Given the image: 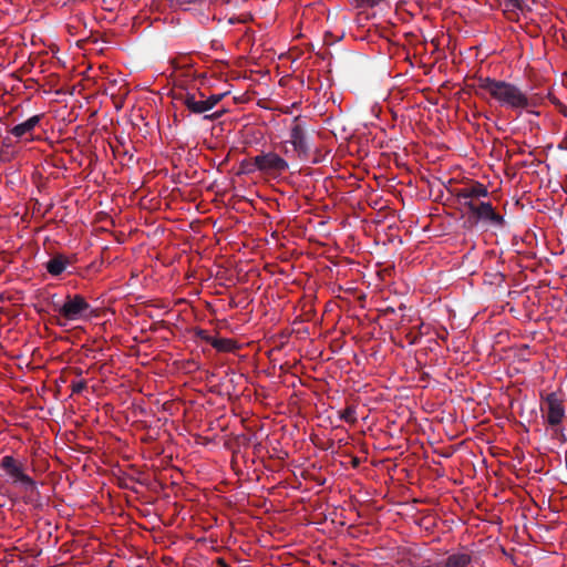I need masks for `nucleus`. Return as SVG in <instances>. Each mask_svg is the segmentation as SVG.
<instances>
[{"label": "nucleus", "mask_w": 567, "mask_h": 567, "mask_svg": "<svg viewBox=\"0 0 567 567\" xmlns=\"http://www.w3.org/2000/svg\"><path fill=\"white\" fill-rule=\"evenodd\" d=\"M472 89L477 96L485 99L488 94L501 106L513 111L526 110L535 105L517 85L504 80L478 76Z\"/></svg>", "instance_id": "f257e3e1"}, {"label": "nucleus", "mask_w": 567, "mask_h": 567, "mask_svg": "<svg viewBox=\"0 0 567 567\" xmlns=\"http://www.w3.org/2000/svg\"><path fill=\"white\" fill-rule=\"evenodd\" d=\"M53 295L49 301L52 311L56 313V324L66 327L69 322L86 320L93 309L82 295H66L63 301L55 300Z\"/></svg>", "instance_id": "f03ea898"}, {"label": "nucleus", "mask_w": 567, "mask_h": 567, "mask_svg": "<svg viewBox=\"0 0 567 567\" xmlns=\"http://www.w3.org/2000/svg\"><path fill=\"white\" fill-rule=\"evenodd\" d=\"M243 167L246 173H254L260 171L265 174H278L286 172L289 167L286 159L279 156L277 153L268 152L261 153L249 162L243 163Z\"/></svg>", "instance_id": "7ed1b4c3"}, {"label": "nucleus", "mask_w": 567, "mask_h": 567, "mask_svg": "<svg viewBox=\"0 0 567 567\" xmlns=\"http://www.w3.org/2000/svg\"><path fill=\"white\" fill-rule=\"evenodd\" d=\"M463 206L468 209L476 223L482 221L499 229L506 225L504 216L498 214L489 202H464Z\"/></svg>", "instance_id": "20e7f679"}, {"label": "nucleus", "mask_w": 567, "mask_h": 567, "mask_svg": "<svg viewBox=\"0 0 567 567\" xmlns=\"http://www.w3.org/2000/svg\"><path fill=\"white\" fill-rule=\"evenodd\" d=\"M288 142L292 145L299 158H308L310 144L308 142L306 124L300 116H296L291 121Z\"/></svg>", "instance_id": "39448f33"}, {"label": "nucleus", "mask_w": 567, "mask_h": 567, "mask_svg": "<svg viewBox=\"0 0 567 567\" xmlns=\"http://www.w3.org/2000/svg\"><path fill=\"white\" fill-rule=\"evenodd\" d=\"M0 467L13 478V483H20L24 492H35V481L24 473L22 464L18 463L13 456H3Z\"/></svg>", "instance_id": "423d86ee"}, {"label": "nucleus", "mask_w": 567, "mask_h": 567, "mask_svg": "<svg viewBox=\"0 0 567 567\" xmlns=\"http://www.w3.org/2000/svg\"><path fill=\"white\" fill-rule=\"evenodd\" d=\"M546 417L547 422L551 427L558 426L561 424L565 417V406L563 401L557 396L555 392H551L545 398Z\"/></svg>", "instance_id": "0eeeda50"}, {"label": "nucleus", "mask_w": 567, "mask_h": 567, "mask_svg": "<svg viewBox=\"0 0 567 567\" xmlns=\"http://www.w3.org/2000/svg\"><path fill=\"white\" fill-rule=\"evenodd\" d=\"M454 195L463 205L464 202L478 203L480 198L488 197L489 193L484 184L474 182L466 187L455 189Z\"/></svg>", "instance_id": "6e6552de"}, {"label": "nucleus", "mask_w": 567, "mask_h": 567, "mask_svg": "<svg viewBox=\"0 0 567 567\" xmlns=\"http://www.w3.org/2000/svg\"><path fill=\"white\" fill-rule=\"evenodd\" d=\"M199 95L200 100H197L196 94L189 92H182L179 94H176L175 99L181 101V103L185 105L187 110H189L192 113L203 114L205 112H208V107L204 100L205 95L203 93H199Z\"/></svg>", "instance_id": "1a4fd4ad"}, {"label": "nucleus", "mask_w": 567, "mask_h": 567, "mask_svg": "<svg viewBox=\"0 0 567 567\" xmlns=\"http://www.w3.org/2000/svg\"><path fill=\"white\" fill-rule=\"evenodd\" d=\"M43 118V114H37L29 117L27 121L14 125L10 128L9 133L17 138L29 136L33 133L34 128L40 124Z\"/></svg>", "instance_id": "9d476101"}, {"label": "nucleus", "mask_w": 567, "mask_h": 567, "mask_svg": "<svg viewBox=\"0 0 567 567\" xmlns=\"http://www.w3.org/2000/svg\"><path fill=\"white\" fill-rule=\"evenodd\" d=\"M71 265V260L69 257H66L65 255L63 254H55L51 259H49L47 262H45V269L47 271L53 276V277H58L60 276L63 271H65V269L68 268V266Z\"/></svg>", "instance_id": "9b49d317"}, {"label": "nucleus", "mask_w": 567, "mask_h": 567, "mask_svg": "<svg viewBox=\"0 0 567 567\" xmlns=\"http://www.w3.org/2000/svg\"><path fill=\"white\" fill-rule=\"evenodd\" d=\"M197 334L205 339L213 348L218 351L233 352L237 348L236 342L231 339L214 338L208 336L204 330H200Z\"/></svg>", "instance_id": "f8f14e48"}, {"label": "nucleus", "mask_w": 567, "mask_h": 567, "mask_svg": "<svg viewBox=\"0 0 567 567\" xmlns=\"http://www.w3.org/2000/svg\"><path fill=\"white\" fill-rule=\"evenodd\" d=\"M472 561V556L467 553L460 551L451 554L442 563V567H467Z\"/></svg>", "instance_id": "ddd939ff"}, {"label": "nucleus", "mask_w": 567, "mask_h": 567, "mask_svg": "<svg viewBox=\"0 0 567 567\" xmlns=\"http://www.w3.org/2000/svg\"><path fill=\"white\" fill-rule=\"evenodd\" d=\"M339 417L347 423L354 424L357 422L355 406H347L344 410L339 412Z\"/></svg>", "instance_id": "4468645a"}, {"label": "nucleus", "mask_w": 567, "mask_h": 567, "mask_svg": "<svg viewBox=\"0 0 567 567\" xmlns=\"http://www.w3.org/2000/svg\"><path fill=\"white\" fill-rule=\"evenodd\" d=\"M228 93H219V94H212L207 99H204L206 102V105L208 107V111H210L213 107H215Z\"/></svg>", "instance_id": "2eb2a0df"}, {"label": "nucleus", "mask_w": 567, "mask_h": 567, "mask_svg": "<svg viewBox=\"0 0 567 567\" xmlns=\"http://www.w3.org/2000/svg\"><path fill=\"white\" fill-rule=\"evenodd\" d=\"M86 389V381L81 380L78 382H72L71 390L73 394H80L83 390Z\"/></svg>", "instance_id": "dca6fc26"}, {"label": "nucleus", "mask_w": 567, "mask_h": 567, "mask_svg": "<svg viewBox=\"0 0 567 567\" xmlns=\"http://www.w3.org/2000/svg\"><path fill=\"white\" fill-rule=\"evenodd\" d=\"M422 336V332H414L413 330H410L406 334H405V338L406 340L409 341L410 344H415L419 342L420 338Z\"/></svg>", "instance_id": "f3484780"}, {"label": "nucleus", "mask_w": 567, "mask_h": 567, "mask_svg": "<svg viewBox=\"0 0 567 567\" xmlns=\"http://www.w3.org/2000/svg\"><path fill=\"white\" fill-rule=\"evenodd\" d=\"M24 493H25L24 502L27 504H32L33 502H35L40 494L37 486H35L34 493H31V492H24Z\"/></svg>", "instance_id": "a211bd4d"}, {"label": "nucleus", "mask_w": 567, "mask_h": 567, "mask_svg": "<svg viewBox=\"0 0 567 567\" xmlns=\"http://www.w3.org/2000/svg\"><path fill=\"white\" fill-rule=\"evenodd\" d=\"M505 1H506L507 7H511V8L517 9V10H523V6H524L523 0H505Z\"/></svg>", "instance_id": "6ab92c4d"}, {"label": "nucleus", "mask_w": 567, "mask_h": 567, "mask_svg": "<svg viewBox=\"0 0 567 567\" xmlns=\"http://www.w3.org/2000/svg\"><path fill=\"white\" fill-rule=\"evenodd\" d=\"M220 116H221V113H220V112H215V113H213V114H210V115H205V118H206V120H217V118H219Z\"/></svg>", "instance_id": "aec40b11"}, {"label": "nucleus", "mask_w": 567, "mask_h": 567, "mask_svg": "<svg viewBox=\"0 0 567 567\" xmlns=\"http://www.w3.org/2000/svg\"><path fill=\"white\" fill-rule=\"evenodd\" d=\"M195 0H182L183 3H193Z\"/></svg>", "instance_id": "412c9836"}, {"label": "nucleus", "mask_w": 567, "mask_h": 567, "mask_svg": "<svg viewBox=\"0 0 567 567\" xmlns=\"http://www.w3.org/2000/svg\"><path fill=\"white\" fill-rule=\"evenodd\" d=\"M172 63L174 64L175 69L179 68V65L175 61H173Z\"/></svg>", "instance_id": "4be33fe9"}]
</instances>
